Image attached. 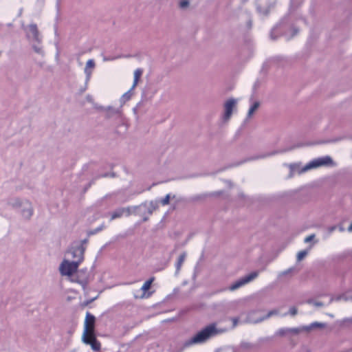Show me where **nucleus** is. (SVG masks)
I'll use <instances>...</instances> for the list:
<instances>
[{
	"label": "nucleus",
	"instance_id": "obj_17",
	"mask_svg": "<svg viewBox=\"0 0 352 352\" xmlns=\"http://www.w3.org/2000/svg\"><path fill=\"white\" fill-rule=\"evenodd\" d=\"M310 248L304 250L300 251L297 254V260L298 261H302L309 253Z\"/></svg>",
	"mask_w": 352,
	"mask_h": 352
},
{
	"label": "nucleus",
	"instance_id": "obj_18",
	"mask_svg": "<svg viewBox=\"0 0 352 352\" xmlns=\"http://www.w3.org/2000/svg\"><path fill=\"white\" fill-rule=\"evenodd\" d=\"M314 239H315V234H311L307 236L305 239L304 242H311Z\"/></svg>",
	"mask_w": 352,
	"mask_h": 352
},
{
	"label": "nucleus",
	"instance_id": "obj_21",
	"mask_svg": "<svg viewBox=\"0 0 352 352\" xmlns=\"http://www.w3.org/2000/svg\"><path fill=\"white\" fill-rule=\"evenodd\" d=\"M289 314L292 316H294L297 314V309L295 307H291L289 310Z\"/></svg>",
	"mask_w": 352,
	"mask_h": 352
},
{
	"label": "nucleus",
	"instance_id": "obj_20",
	"mask_svg": "<svg viewBox=\"0 0 352 352\" xmlns=\"http://www.w3.org/2000/svg\"><path fill=\"white\" fill-rule=\"evenodd\" d=\"M184 258H185V255H181L179 256V261H178V263H177V268H179L180 266L182 265L183 261H184Z\"/></svg>",
	"mask_w": 352,
	"mask_h": 352
},
{
	"label": "nucleus",
	"instance_id": "obj_11",
	"mask_svg": "<svg viewBox=\"0 0 352 352\" xmlns=\"http://www.w3.org/2000/svg\"><path fill=\"white\" fill-rule=\"evenodd\" d=\"M131 214V210L129 208H120L113 212L111 214V219H114L118 217L122 216H129Z\"/></svg>",
	"mask_w": 352,
	"mask_h": 352
},
{
	"label": "nucleus",
	"instance_id": "obj_24",
	"mask_svg": "<svg viewBox=\"0 0 352 352\" xmlns=\"http://www.w3.org/2000/svg\"><path fill=\"white\" fill-rule=\"evenodd\" d=\"M232 323H233L232 327H236V326L237 325V324H238V319H237V318H232Z\"/></svg>",
	"mask_w": 352,
	"mask_h": 352
},
{
	"label": "nucleus",
	"instance_id": "obj_10",
	"mask_svg": "<svg viewBox=\"0 0 352 352\" xmlns=\"http://www.w3.org/2000/svg\"><path fill=\"white\" fill-rule=\"evenodd\" d=\"M289 167L290 169L289 177H292L295 173L302 174L308 170H304L305 168V166H301L300 164H289Z\"/></svg>",
	"mask_w": 352,
	"mask_h": 352
},
{
	"label": "nucleus",
	"instance_id": "obj_9",
	"mask_svg": "<svg viewBox=\"0 0 352 352\" xmlns=\"http://www.w3.org/2000/svg\"><path fill=\"white\" fill-rule=\"evenodd\" d=\"M272 314V312H270L266 316H263L260 312H252L248 318V322L250 323H258L263 321L264 319L269 318Z\"/></svg>",
	"mask_w": 352,
	"mask_h": 352
},
{
	"label": "nucleus",
	"instance_id": "obj_7",
	"mask_svg": "<svg viewBox=\"0 0 352 352\" xmlns=\"http://www.w3.org/2000/svg\"><path fill=\"white\" fill-rule=\"evenodd\" d=\"M236 102L237 101L234 98H230L224 104L225 112L223 116L225 121H227L230 118L232 111L236 107Z\"/></svg>",
	"mask_w": 352,
	"mask_h": 352
},
{
	"label": "nucleus",
	"instance_id": "obj_23",
	"mask_svg": "<svg viewBox=\"0 0 352 352\" xmlns=\"http://www.w3.org/2000/svg\"><path fill=\"white\" fill-rule=\"evenodd\" d=\"M188 5V2L187 1H182L180 2L181 8H186Z\"/></svg>",
	"mask_w": 352,
	"mask_h": 352
},
{
	"label": "nucleus",
	"instance_id": "obj_22",
	"mask_svg": "<svg viewBox=\"0 0 352 352\" xmlns=\"http://www.w3.org/2000/svg\"><path fill=\"white\" fill-rule=\"evenodd\" d=\"M32 214V209L30 208H29L26 211H25L23 215L25 216V217H30Z\"/></svg>",
	"mask_w": 352,
	"mask_h": 352
},
{
	"label": "nucleus",
	"instance_id": "obj_1",
	"mask_svg": "<svg viewBox=\"0 0 352 352\" xmlns=\"http://www.w3.org/2000/svg\"><path fill=\"white\" fill-rule=\"evenodd\" d=\"M94 328L95 317L87 313L85 320L82 340L84 343L89 344L94 351H98L101 349V344L96 338Z\"/></svg>",
	"mask_w": 352,
	"mask_h": 352
},
{
	"label": "nucleus",
	"instance_id": "obj_12",
	"mask_svg": "<svg viewBox=\"0 0 352 352\" xmlns=\"http://www.w3.org/2000/svg\"><path fill=\"white\" fill-rule=\"evenodd\" d=\"M28 36L32 37L34 41H39V34L38 31L35 24H31L29 26V33Z\"/></svg>",
	"mask_w": 352,
	"mask_h": 352
},
{
	"label": "nucleus",
	"instance_id": "obj_3",
	"mask_svg": "<svg viewBox=\"0 0 352 352\" xmlns=\"http://www.w3.org/2000/svg\"><path fill=\"white\" fill-rule=\"evenodd\" d=\"M79 265L80 264L64 256L59 265L58 270L61 276L68 278L73 282H76L75 276L78 272Z\"/></svg>",
	"mask_w": 352,
	"mask_h": 352
},
{
	"label": "nucleus",
	"instance_id": "obj_8",
	"mask_svg": "<svg viewBox=\"0 0 352 352\" xmlns=\"http://www.w3.org/2000/svg\"><path fill=\"white\" fill-rule=\"evenodd\" d=\"M153 280H154L153 278H151L148 280H147L143 284L141 289H140L139 292H140V294H136L135 297L141 298H148L151 295V293L149 292L148 290L150 289V288L151 287Z\"/></svg>",
	"mask_w": 352,
	"mask_h": 352
},
{
	"label": "nucleus",
	"instance_id": "obj_26",
	"mask_svg": "<svg viewBox=\"0 0 352 352\" xmlns=\"http://www.w3.org/2000/svg\"><path fill=\"white\" fill-rule=\"evenodd\" d=\"M347 230H348L349 232H352V222L351 223V224L348 227Z\"/></svg>",
	"mask_w": 352,
	"mask_h": 352
},
{
	"label": "nucleus",
	"instance_id": "obj_5",
	"mask_svg": "<svg viewBox=\"0 0 352 352\" xmlns=\"http://www.w3.org/2000/svg\"><path fill=\"white\" fill-rule=\"evenodd\" d=\"M335 166V163L333 162L331 157L329 155H326L321 157H318L314 159L309 163L305 165V168L304 170H311L314 168H317L321 166Z\"/></svg>",
	"mask_w": 352,
	"mask_h": 352
},
{
	"label": "nucleus",
	"instance_id": "obj_14",
	"mask_svg": "<svg viewBox=\"0 0 352 352\" xmlns=\"http://www.w3.org/2000/svg\"><path fill=\"white\" fill-rule=\"evenodd\" d=\"M142 74V69L140 68L136 69L134 72V79L133 83L131 87V89H134V88L137 86L139 79Z\"/></svg>",
	"mask_w": 352,
	"mask_h": 352
},
{
	"label": "nucleus",
	"instance_id": "obj_16",
	"mask_svg": "<svg viewBox=\"0 0 352 352\" xmlns=\"http://www.w3.org/2000/svg\"><path fill=\"white\" fill-rule=\"evenodd\" d=\"M133 90V89H131V88L128 91H126V93H124L122 96V97L120 98V100H121L122 102L124 103V102H125L126 101L129 100L131 98V97L132 96V94H133L132 93Z\"/></svg>",
	"mask_w": 352,
	"mask_h": 352
},
{
	"label": "nucleus",
	"instance_id": "obj_6",
	"mask_svg": "<svg viewBox=\"0 0 352 352\" xmlns=\"http://www.w3.org/2000/svg\"><path fill=\"white\" fill-rule=\"evenodd\" d=\"M257 276H258V272H251L250 274L245 276L244 277L239 279L238 280H236V282L232 283L229 287V289L230 291L236 290V289L243 287V285H246L247 283L251 282L252 280H253L255 278L257 277Z\"/></svg>",
	"mask_w": 352,
	"mask_h": 352
},
{
	"label": "nucleus",
	"instance_id": "obj_2",
	"mask_svg": "<svg viewBox=\"0 0 352 352\" xmlns=\"http://www.w3.org/2000/svg\"><path fill=\"white\" fill-rule=\"evenodd\" d=\"M228 330L227 327H218L217 324L212 323L196 333L186 343L187 345L202 344L210 338L223 333Z\"/></svg>",
	"mask_w": 352,
	"mask_h": 352
},
{
	"label": "nucleus",
	"instance_id": "obj_13",
	"mask_svg": "<svg viewBox=\"0 0 352 352\" xmlns=\"http://www.w3.org/2000/svg\"><path fill=\"white\" fill-rule=\"evenodd\" d=\"M95 67V63L93 59H89L87 60L86 63V67L85 68V73L87 75V79L89 80L91 76V71H89V69H93Z\"/></svg>",
	"mask_w": 352,
	"mask_h": 352
},
{
	"label": "nucleus",
	"instance_id": "obj_25",
	"mask_svg": "<svg viewBox=\"0 0 352 352\" xmlns=\"http://www.w3.org/2000/svg\"><path fill=\"white\" fill-rule=\"evenodd\" d=\"M321 326H322V324H320V323H317V322H316V323H313V324H311V327H321Z\"/></svg>",
	"mask_w": 352,
	"mask_h": 352
},
{
	"label": "nucleus",
	"instance_id": "obj_15",
	"mask_svg": "<svg viewBox=\"0 0 352 352\" xmlns=\"http://www.w3.org/2000/svg\"><path fill=\"white\" fill-rule=\"evenodd\" d=\"M259 106H260L259 102L256 101V102H253V104L251 105V107H250L248 112V118H250L253 116L254 113L255 112V111H256L258 109Z\"/></svg>",
	"mask_w": 352,
	"mask_h": 352
},
{
	"label": "nucleus",
	"instance_id": "obj_4",
	"mask_svg": "<svg viewBox=\"0 0 352 352\" xmlns=\"http://www.w3.org/2000/svg\"><path fill=\"white\" fill-rule=\"evenodd\" d=\"M86 247L84 243H73L66 251L65 257L80 264L84 260Z\"/></svg>",
	"mask_w": 352,
	"mask_h": 352
},
{
	"label": "nucleus",
	"instance_id": "obj_19",
	"mask_svg": "<svg viewBox=\"0 0 352 352\" xmlns=\"http://www.w3.org/2000/svg\"><path fill=\"white\" fill-rule=\"evenodd\" d=\"M170 195H167L164 199H162L161 203L163 205H167L169 203Z\"/></svg>",
	"mask_w": 352,
	"mask_h": 352
}]
</instances>
